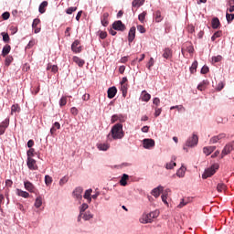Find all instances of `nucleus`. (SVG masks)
Masks as SVG:
<instances>
[{
	"label": "nucleus",
	"mask_w": 234,
	"mask_h": 234,
	"mask_svg": "<svg viewBox=\"0 0 234 234\" xmlns=\"http://www.w3.org/2000/svg\"><path fill=\"white\" fill-rule=\"evenodd\" d=\"M10 50H12V47H10V45H5L2 50L3 58H5V56H8V54H10Z\"/></svg>",
	"instance_id": "393cba45"
},
{
	"label": "nucleus",
	"mask_w": 234,
	"mask_h": 234,
	"mask_svg": "<svg viewBox=\"0 0 234 234\" xmlns=\"http://www.w3.org/2000/svg\"><path fill=\"white\" fill-rule=\"evenodd\" d=\"M144 3H145V0H133L132 3V5L133 7H140L142 6V5H144Z\"/></svg>",
	"instance_id": "7c9ffc66"
},
{
	"label": "nucleus",
	"mask_w": 234,
	"mask_h": 234,
	"mask_svg": "<svg viewBox=\"0 0 234 234\" xmlns=\"http://www.w3.org/2000/svg\"><path fill=\"white\" fill-rule=\"evenodd\" d=\"M67 182H69V177L64 176L59 180V186H65V184H67Z\"/></svg>",
	"instance_id": "5fc2aeb1"
},
{
	"label": "nucleus",
	"mask_w": 234,
	"mask_h": 234,
	"mask_svg": "<svg viewBox=\"0 0 234 234\" xmlns=\"http://www.w3.org/2000/svg\"><path fill=\"white\" fill-rule=\"evenodd\" d=\"M162 202L165 204V206H169V203L167 202V192H164L163 195L161 196Z\"/></svg>",
	"instance_id": "a18cd8bd"
},
{
	"label": "nucleus",
	"mask_w": 234,
	"mask_h": 234,
	"mask_svg": "<svg viewBox=\"0 0 234 234\" xmlns=\"http://www.w3.org/2000/svg\"><path fill=\"white\" fill-rule=\"evenodd\" d=\"M224 138H226V133H221L218 135H215V136L211 137L209 140V144H218V141L224 140Z\"/></svg>",
	"instance_id": "6e6552de"
},
{
	"label": "nucleus",
	"mask_w": 234,
	"mask_h": 234,
	"mask_svg": "<svg viewBox=\"0 0 234 234\" xmlns=\"http://www.w3.org/2000/svg\"><path fill=\"white\" fill-rule=\"evenodd\" d=\"M13 184H14V182L12 180H10V179L5 180V186L6 187H12Z\"/></svg>",
	"instance_id": "338daca9"
},
{
	"label": "nucleus",
	"mask_w": 234,
	"mask_h": 234,
	"mask_svg": "<svg viewBox=\"0 0 234 234\" xmlns=\"http://www.w3.org/2000/svg\"><path fill=\"white\" fill-rule=\"evenodd\" d=\"M160 114H162V108H155L154 117L158 118V116H160Z\"/></svg>",
	"instance_id": "bf43d9fd"
},
{
	"label": "nucleus",
	"mask_w": 234,
	"mask_h": 234,
	"mask_svg": "<svg viewBox=\"0 0 234 234\" xmlns=\"http://www.w3.org/2000/svg\"><path fill=\"white\" fill-rule=\"evenodd\" d=\"M52 176H45V184L46 186H51L52 185Z\"/></svg>",
	"instance_id": "c03bdc74"
},
{
	"label": "nucleus",
	"mask_w": 234,
	"mask_h": 234,
	"mask_svg": "<svg viewBox=\"0 0 234 234\" xmlns=\"http://www.w3.org/2000/svg\"><path fill=\"white\" fill-rule=\"evenodd\" d=\"M134 37H136V27H132L130 28L129 34H128V41L129 43H133L134 41Z\"/></svg>",
	"instance_id": "ddd939ff"
},
{
	"label": "nucleus",
	"mask_w": 234,
	"mask_h": 234,
	"mask_svg": "<svg viewBox=\"0 0 234 234\" xmlns=\"http://www.w3.org/2000/svg\"><path fill=\"white\" fill-rule=\"evenodd\" d=\"M153 104L158 107V105H160V99L158 97L154 98Z\"/></svg>",
	"instance_id": "e2e57ef3"
},
{
	"label": "nucleus",
	"mask_w": 234,
	"mask_h": 234,
	"mask_svg": "<svg viewBox=\"0 0 234 234\" xmlns=\"http://www.w3.org/2000/svg\"><path fill=\"white\" fill-rule=\"evenodd\" d=\"M112 136L113 140H122L123 136V125L117 123L112 128Z\"/></svg>",
	"instance_id": "f257e3e1"
},
{
	"label": "nucleus",
	"mask_w": 234,
	"mask_h": 234,
	"mask_svg": "<svg viewBox=\"0 0 234 234\" xmlns=\"http://www.w3.org/2000/svg\"><path fill=\"white\" fill-rule=\"evenodd\" d=\"M16 195L18 197H22L23 198H28V197H30V194H28V192L23 191L19 188L16 189Z\"/></svg>",
	"instance_id": "a878e982"
},
{
	"label": "nucleus",
	"mask_w": 234,
	"mask_h": 234,
	"mask_svg": "<svg viewBox=\"0 0 234 234\" xmlns=\"http://www.w3.org/2000/svg\"><path fill=\"white\" fill-rule=\"evenodd\" d=\"M159 215H160V211L158 210L150 212L147 216V223L151 224V222H153V218H158Z\"/></svg>",
	"instance_id": "4468645a"
},
{
	"label": "nucleus",
	"mask_w": 234,
	"mask_h": 234,
	"mask_svg": "<svg viewBox=\"0 0 234 234\" xmlns=\"http://www.w3.org/2000/svg\"><path fill=\"white\" fill-rule=\"evenodd\" d=\"M12 61H14V57L12 56H7L5 58V67H10V64L12 63Z\"/></svg>",
	"instance_id": "f704fd0d"
},
{
	"label": "nucleus",
	"mask_w": 234,
	"mask_h": 234,
	"mask_svg": "<svg viewBox=\"0 0 234 234\" xmlns=\"http://www.w3.org/2000/svg\"><path fill=\"white\" fill-rule=\"evenodd\" d=\"M218 169V164H214L210 167L205 169L204 173L202 174V178L206 180V178H209L210 176H213L215 173H217V170Z\"/></svg>",
	"instance_id": "f03ea898"
},
{
	"label": "nucleus",
	"mask_w": 234,
	"mask_h": 234,
	"mask_svg": "<svg viewBox=\"0 0 234 234\" xmlns=\"http://www.w3.org/2000/svg\"><path fill=\"white\" fill-rule=\"evenodd\" d=\"M81 217L84 220H90V218H92V214H90V212H85L84 214L82 213Z\"/></svg>",
	"instance_id": "37998d69"
},
{
	"label": "nucleus",
	"mask_w": 234,
	"mask_h": 234,
	"mask_svg": "<svg viewBox=\"0 0 234 234\" xmlns=\"http://www.w3.org/2000/svg\"><path fill=\"white\" fill-rule=\"evenodd\" d=\"M34 153H35L34 148H30V149L27 151V158H32V156H34Z\"/></svg>",
	"instance_id": "052dcab7"
},
{
	"label": "nucleus",
	"mask_w": 234,
	"mask_h": 234,
	"mask_svg": "<svg viewBox=\"0 0 234 234\" xmlns=\"http://www.w3.org/2000/svg\"><path fill=\"white\" fill-rule=\"evenodd\" d=\"M206 85H209V81H207V80H203L201 83H199L197 85V90H204V89L206 88Z\"/></svg>",
	"instance_id": "2f4dec72"
},
{
	"label": "nucleus",
	"mask_w": 234,
	"mask_h": 234,
	"mask_svg": "<svg viewBox=\"0 0 234 234\" xmlns=\"http://www.w3.org/2000/svg\"><path fill=\"white\" fill-rule=\"evenodd\" d=\"M42 205L43 200L41 199V197H37L35 201V207H41Z\"/></svg>",
	"instance_id": "4c0bfd02"
},
{
	"label": "nucleus",
	"mask_w": 234,
	"mask_h": 234,
	"mask_svg": "<svg viewBox=\"0 0 234 234\" xmlns=\"http://www.w3.org/2000/svg\"><path fill=\"white\" fill-rule=\"evenodd\" d=\"M70 112H71V114H73V116H78V108H76V107H72L71 109H70Z\"/></svg>",
	"instance_id": "0e129e2a"
},
{
	"label": "nucleus",
	"mask_w": 234,
	"mask_h": 234,
	"mask_svg": "<svg viewBox=\"0 0 234 234\" xmlns=\"http://www.w3.org/2000/svg\"><path fill=\"white\" fill-rule=\"evenodd\" d=\"M24 187L27 191H29V193H36V186L30 181L24 182Z\"/></svg>",
	"instance_id": "f8f14e48"
},
{
	"label": "nucleus",
	"mask_w": 234,
	"mask_h": 234,
	"mask_svg": "<svg viewBox=\"0 0 234 234\" xmlns=\"http://www.w3.org/2000/svg\"><path fill=\"white\" fill-rule=\"evenodd\" d=\"M222 36V31H216L211 37V41H215L218 37Z\"/></svg>",
	"instance_id": "a19ab883"
},
{
	"label": "nucleus",
	"mask_w": 234,
	"mask_h": 234,
	"mask_svg": "<svg viewBox=\"0 0 234 234\" xmlns=\"http://www.w3.org/2000/svg\"><path fill=\"white\" fill-rule=\"evenodd\" d=\"M109 144H98V149H100V151H107L109 149Z\"/></svg>",
	"instance_id": "ea45409f"
},
{
	"label": "nucleus",
	"mask_w": 234,
	"mask_h": 234,
	"mask_svg": "<svg viewBox=\"0 0 234 234\" xmlns=\"http://www.w3.org/2000/svg\"><path fill=\"white\" fill-rule=\"evenodd\" d=\"M1 36L3 37V41L5 43H8L10 41V36L8 35V33H1Z\"/></svg>",
	"instance_id": "79ce46f5"
},
{
	"label": "nucleus",
	"mask_w": 234,
	"mask_h": 234,
	"mask_svg": "<svg viewBox=\"0 0 234 234\" xmlns=\"http://www.w3.org/2000/svg\"><path fill=\"white\" fill-rule=\"evenodd\" d=\"M113 30H119L120 32H123L125 30V24L121 20L115 21L112 24Z\"/></svg>",
	"instance_id": "423d86ee"
},
{
	"label": "nucleus",
	"mask_w": 234,
	"mask_h": 234,
	"mask_svg": "<svg viewBox=\"0 0 234 234\" xmlns=\"http://www.w3.org/2000/svg\"><path fill=\"white\" fill-rule=\"evenodd\" d=\"M215 149H217V146H205L203 148V153L204 154H206V156H209V154H211V153H213Z\"/></svg>",
	"instance_id": "a211bd4d"
},
{
	"label": "nucleus",
	"mask_w": 234,
	"mask_h": 234,
	"mask_svg": "<svg viewBox=\"0 0 234 234\" xmlns=\"http://www.w3.org/2000/svg\"><path fill=\"white\" fill-rule=\"evenodd\" d=\"M154 19L155 23H160L161 21H163L164 16H162V13H160V11H156L155 13H154Z\"/></svg>",
	"instance_id": "5701e85b"
},
{
	"label": "nucleus",
	"mask_w": 234,
	"mask_h": 234,
	"mask_svg": "<svg viewBox=\"0 0 234 234\" xmlns=\"http://www.w3.org/2000/svg\"><path fill=\"white\" fill-rule=\"evenodd\" d=\"M100 37H101V39H105L107 37V32L101 31Z\"/></svg>",
	"instance_id": "774afa93"
},
{
	"label": "nucleus",
	"mask_w": 234,
	"mask_h": 234,
	"mask_svg": "<svg viewBox=\"0 0 234 234\" xmlns=\"http://www.w3.org/2000/svg\"><path fill=\"white\" fill-rule=\"evenodd\" d=\"M2 17L5 21H6V19H10V13L5 12L4 14H2Z\"/></svg>",
	"instance_id": "680f3d73"
},
{
	"label": "nucleus",
	"mask_w": 234,
	"mask_h": 234,
	"mask_svg": "<svg viewBox=\"0 0 234 234\" xmlns=\"http://www.w3.org/2000/svg\"><path fill=\"white\" fill-rule=\"evenodd\" d=\"M41 20L39 18H35L33 20L32 28L35 34H39L41 32V27L39 26Z\"/></svg>",
	"instance_id": "39448f33"
},
{
	"label": "nucleus",
	"mask_w": 234,
	"mask_h": 234,
	"mask_svg": "<svg viewBox=\"0 0 234 234\" xmlns=\"http://www.w3.org/2000/svg\"><path fill=\"white\" fill-rule=\"evenodd\" d=\"M147 16V13L143 12L139 15L138 19L141 21V23H144L145 21V16Z\"/></svg>",
	"instance_id": "3c124183"
},
{
	"label": "nucleus",
	"mask_w": 234,
	"mask_h": 234,
	"mask_svg": "<svg viewBox=\"0 0 234 234\" xmlns=\"http://www.w3.org/2000/svg\"><path fill=\"white\" fill-rule=\"evenodd\" d=\"M90 193H92V189L86 190L84 194V198H86V200H89L90 202V200H92V198L90 197Z\"/></svg>",
	"instance_id": "58836bf2"
},
{
	"label": "nucleus",
	"mask_w": 234,
	"mask_h": 234,
	"mask_svg": "<svg viewBox=\"0 0 234 234\" xmlns=\"http://www.w3.org/2000/svg\"><path fill=\"white\" fill-rule=\"evenodd\" d=\"M211 25H212V28H214V30L218 28V27H220V20L218 19V17H213Z\"/></svg>",
	"instance_id": "b1692460"
},
{
	"label": "nucleus",
	"mask_w": 234,
	"mask_h": 234,
	"mask_svg": "<svg viewBox=\"0 0 234 234\" xmlns=\"http://www.w3.org/2000/svg\"><path fill=\"white\" fill-rule=\"evenodd\" d=\"M161 193H164V186H158L151 191V195L153 197H154V198H158V197H160Z\"/></svg>",
	"instance_id": "1a4fd4ad"
},
{
	"label": "nucleus",
	"mask_w": 234,
	"mask_h": 234,
	"mask_svg": "<svg viewBox=\"0 0 234 234\" xmlns=\"http://www.w3.org/2000/svg\"><path fill=\"white\" fill-rule=\"evenodd\" d=\"M141 101H147V91L143 90L141 97H140Z\"/></svg>",
	"instance_id": "de8ad7c7"
},
{
	"label": "nucleus",
	"mask_w": 234,
	"mask_h": 234,
	"mask_svg": "<svg viewBox=\"0 0 234 234\" xmlns=\"http://www.w3.org/2000/svg\"><path fill=\"white\" fill-rule=\"evenodd\" d=\"M72 59L73 62L76 63V65H78V67H83V65H85V60H83L80 57L74 56Z\"/></svg>",
	"instance_id": "aec40b11"
},
{
	"label": "nucleus",
	"mask_w": 234,
	"mask_h": 234,
	"mask_svg": "<svg viewBox=\"0 0 234 234\" xmlns=\"http://www.w3.org/2000/svg\"><path fill=\"white\" fill-rule=\"evenodd\" d=\"M217 189L218 191V193H222V191H224L226 189V184L224 183H218L217 186Z\"/></svg>",
	"instance_id": "c9c22d12"
},
{
	"label": "nucleus",
	"mask_w": 234,
	"mask_h": 234,
	"mask_svg": "<svg viewBox=\"0 0 234 234\" xmlns=\"http://www.w3.org/2000/svg\"><path fill=\"white\" fill-rule=\"evenodd\" d=\"M176 166V163L171 161L170 163H166L165 169H173Z\"/></svg>",
	"instance_id": "49530a36"
},
{
	"label": "nucleus",
	"mask_w": 234,
	"mask_h": 234,
	"mask_svg": "<svg viewBox=\"0 0 234 234\" xmlns=\"http://www.w3.org/2000/svg\"><path fill=\"white\" fill-rule=\"evenodd\" d=\"M127 84H121V90L122 92V96L123 98H125V96H127Z\"/></svg>",
	"instance_id": "e433bc0d"
},
{
	"label": "nucleus",
	"mask_w": 234,
	"mask_h": 234,
	"mask_svg": "<svg viewBox=\"0 0 234 234\" xmlns=\"http://www.w3.org/2000/svg\"><path fill=\"white\" fill-rule=\"evenodd\" d=\"M127 180H129V175L123 174L121 177V180L119 181L120 186L125 187V186H127Z\"/></svg>",
	"instance_id": "412c9836"
},
{
	"label": "nucleus",
	"mask_w": 234,
	"mask_h": 234,
	"mask_svg": "<svg viewBox=\"0 0 234 234\" xmlns=\"http://www.w3.org/2000/svg\"><path fill=\"white\" fill-rule=\"evenodd\" d=\"M27 167L31 171H37V165L36 164V160L32 157H27Z\"/></svg>",
	"instance_id": "0eeeda50"
},
{
	"label": "nucleus",
	"mask_w": 234,
	"mask_h": 234,
	"mask_svg": "<svg viewBox=\"0 0 234 234\" xmlns=\"http://www.w3.org/2000/svg\"><path fill=\"white\" fill-rule=\"evenodd\" d=\"M137 30H138V32H140L141 34H145V27H144V26H142V25H138L137 26Z\"/></svg>",
	"instance_id": "6e6d98bb"
},
{
	"label": "nucleus",
	"mask_w": 234,
	"mask_h": 234,
	"mask_svg": "<svg viewBox=\"0 0 234 234\" xmlns=\"http://www.w3.org/2000/svg\"><path fill=\"white\" fill-rule=\"evenodd\" d=\"M101 23L102 27H108L109 26V13H103L101 17Z\"/></svg>",
	"instance_id": "f3484780"
},
{
	"label": "nucleus",
	"mask_w": 234,
	"mask_h": 234,
	"mask_svg": "<svg viewBox=\"0 0 234 234\" xmlns=\"http://www.w3.org/2000/svg\"><path fill=\"white\" fill-rule=\"evenodd\" d=\"M174 109H177V111H182V109H184V106H182V105L172 106L170 108V111H173Z\"/></svg>",
	"instance_id": "69168bd1"
},
{
	"label": "nucleus",
	"mask_w": 234,
	"mask_h": 234,
	"mask_svg": "<svg viewBox=\"0 0 234 234\" xmlns=\"http://www.w3.org/2000/svg\"><path fill=\"white\" fill-rule=\"evenodd\" d=\"M226 19L228 21V23H231V21H233L234 19V14H226Z\"/></svg>",
	"instance_id": "603ef678"
},
{
	"label": "nucleus",
	"mask_w": 234,
	"mask_h": 234,
	"mask_svg": "<svg viewBox=\"0 0 234 234\" xmlns=\"http://www.w3.org/2000/svg\"><path fill=\"white\" fill-rule=\"evenodd\" d=\"M47 6H48V2H47V1L42 2L38 7V12L40 14H45V12H46L45 8H47Z\"/></svg>",
	"instance_id": "bb28decb"
},
{
	"label": "nucleus",
	"mask_w": 234,
	"mask_h": 234,
	"mask_svg": "<svg viewBox=\"0 0 234 234\" xmlns=\"http://www.w3.org/2000/svg\"><path fill=\"white\" fill-rule=\"evenodd\" d=\"M81 193H83V188L79 186L77 187L74 191H73V195L76 198H78V200H80V198H81Z\"/></svg>",
	"instance_id": "4be33fe9"
},
{
	"label": "nucleus",
	"mask_w": 234,
	"mask_h": 234,
	"mask_svg": "<svg viewBox=\"0 0 234 234\" xmlns=\"http://www.w3.org/2000/svg\"><path fill=\"white\" fill-rule=\"evenodd\" d=\"M198 144V135L193 133L192 137H189L186 140V147H195V145Z\"/></svg>",
	"instance_id": "20e7f679"
},
{
	"label": "nucleus",
	"mask_w": 234,
	"mask_h": 234,
	"mask_svg": "<svg viewBox=\"0 0 234 234\" xmlns=\"http://www.w3.org/2000/svg\"><path fill=\"white\" fill-rule=\"evenodd\" d=\"M151 147H154V140L147 139V149H151Z\"/></svg>",
	"instance_id": "09e8293b"
},
{
	"label": "nucleus",
	"mask_w": 234,
	"mask_h": 234,
	"mask_svg": "<svg viewBox=\"0 0 234 234\" xmlns=\"http://www.w3.org/2000/svg\"><path fill=\"white\" fill-rule=\"evenodd\" d=\"M71 50L75 54H80L81 52V46H80V40H75L71 45Z\"/></svg>",
	"instance_id": "9b49d317"
},
{
	"label": "nucleus",
	"mask_w": 234,
	"mask_h": 234,
	"mask_svg": "<svg viewBox=\"0 0 234 234\" xmlns=\"http://www.w3.org/2000/svg\"><path fill=\"white\" fill-rule=\"evenodd\" d=\"M118 92V89H116V87H111L108 89L107 94H108V98L110 100H112V98H114V96H116Z\"/></svg>",
	"instance_id": "dca6fc26"
},
{
	"label": "nucleus",
	"mask_w": 234,
	"mask_h": 234,
	"mask_svg": "<svg viewBox=\"0 0 234 234\" xmlns=\"http://www.w3.org/2000/svg\"><path fill=\"white\" fill-rule=\"evenodd\" d=\"M65 105H67V97H62L59 101V106L65 107Z\"/></svg>",
	"instance_id": "864d4df0"
},
{
	"label": "nucleus",
	"mask_w": 234,
	"mask_h": 234,
	"mask_svg": "<svg viewBox=\"0 0 234 234\" xmlns=\"http://www.w3.org/2000/svg\"><path fill=\"white\" fill-rule=\"evenodd\" d=\"M231 151H234V141L227 144L223 150L221 151V158H224V156H228L231 153Z\"/></svg>",
	"instance_id": "7ed1b4c3"
},
{
	"label": "nucleus",
	"mask_w": 234,
	"mask_h": 234,
	"mask_svg": "<svg viewBox=\"0 0 234 234\" xmlns=\"http://www.w3.org/2000/svg\"><path fill=\"white\" fill-rule=\"evenodd\" d=\"M139 222H141V224H147V213L146 212L143 213V215L139 218Z\"/></svg>",
	"instance_id": "72a5a7b5"
},
{
	"label": "nucleus",
	"mask_w": 234,
	"mask_h": 234,
	"mask_svg": "<svg viewBox=\"0 0 234 234\" xmlns=\"http://www.w3.org/2000/svg\"><path fill=\"white\" fill-rule=\"evenodd\" d=\"M213 63H219V61H222V56L218 55L216 57H212Z\"/></svg>",
	"instance_id": "8fccbe9b"
},
{
	"label": "nucleus",
	"mask_w": 234,
	"mask_h": 234,
	"mask_svg": "<svg viewBox=\"0 0 234 234\" xmlns=\"http://www.w3.org/2000/svg\"><path fill=\"white\" fill-rule=\"evenodd\" d=\"M21 111V108L19 107V104H13L11 106V114H14L15 112H19Z\"/></svg>",
	"instance_id": "473e14b6"
},
{
	"label": "nucleus",
	"mask_w": 234,
	"mask_h": 234,
	"mask_svg": "<svg viewBox=\"0 0 234 234\" xmlns=\"http://www.w3.org/2000/svg\"><path fill=\"white\" fill-rule=\"evenodd\" d=\"M10 125V119H5L0 123V136L5 134L6 128Z\"/></svg>",
	"instance_id": "9d476101"
},
{
	"label": "nucleus",
	"mask_w": 234,
	"mask_h": 234,
	"mask_svg": "<svg viewBox=\"0 0 234 234\" xmlns=\"http://www.w3.org/2000/svg\"><path fill=\"white\" fill-rule=\"evenodd\" d=\"M207 72H209V67L207 66H203L201 69V74H207Z\"/></svg>",
	"instance_id": "13d9d810"
},
{
	"label": "nucleus",
	"mask_w": 234,
	"mask_h": 234,
	"mask_svg": "<svg viewBox=\"0 0 234 234\" xmlns=\"http://www.w3.org/2000/svg\"><path fill=\"white\" fill-rule=\"evenodd\" d=\"M47 70H51V72L56 74L58 70V65L48 64Z\"/></svg>",
	"instance_id": "c756f323"
},
{
	"label": "nucleus",
	"mask_w": 234,
	"mask_h": 234,
	"mask_svg": "<svg viewBox=\"0 0 234 234\" xmlns=\"http://www.w3.org/2000/svg\"><path fill=\"white\" fill-rule=\"evenodd\" d=\"M198 68V61L195 60L191 67L189 68L191 74H195L197 72V69Z\"/></svg>",
	"instance_id": "c85d7f7f"
},
{
	"label": "nucleus",
	"mask_w": 234,
	"mask_h": 234,
	"mask_svg": "<svg viewBox=\"0 0 234 234\" xmlns=\"http://www.w3.org/2000/svg\"><path fill=\"white\" fill-rule=\"evenodd\" d=\"M87 209H89V205H87L86 203L82 204V206L80 207V213L78 217V222L81 221V217H83V213H85V211H87Z\"/></svg>",
	"instance_id": "6ab92c4d"
},
{
	"label": "nucleus",
	"mask_w": 234,
	"mask_h": 234,
	"mask_svg": "<svg viewBox=\"0 0 234 234\" xmlns=\"http://www.w3.org/2000/svg\"><path fill=\"white\" fill-rule=\"evenodd\" d=\"M186 167L185 166H181L177 172L176 175L179 178H184V176H186Z\"/></svg>",
	"instance_id": "cd10ccee"
},
{
	"label": "nucleus",
	"mask_w": 234,
	"mask_h": 234,
	"mask_svg": "<svg viewBox=\"0 0 234 234\" xmlns=\"http://www.w3.org/2000/svg\"><path fill=\"white\" fill-rule=\"evenodd\" d=\"M76 10H78V7H69L67 10H66V14H72L73 12H76Z\"/></svg>",
	"instance_id": "4d7b16f0"
},
{
	"label": "nucleus",
	"mask_w": 234,
	"mask_h": 234,
	"mask_svg": "<svg viewBox=\"0 0 234 234\" xmlns=\"http://www.w3.org/2000/svg\"><path fill=\"white\" fill-rule=\"evenodd\" d=\"M162 56L165 59H171L173 58V50H171L169 48H166L163 50Z\"/></svg>",
	"instance_id": "2eb2a0df"
}]
</instances>
